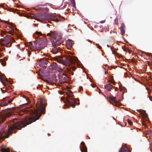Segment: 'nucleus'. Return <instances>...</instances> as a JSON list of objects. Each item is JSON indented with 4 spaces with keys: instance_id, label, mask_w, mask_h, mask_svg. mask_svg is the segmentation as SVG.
I'll return each mask as SVG.
<instances>
[{
    "instance_id": "nucleus-1",
    "label": "nucleus",
    "mask_w": 152,
    "mask_h": 152,
    "mask_svg": "<svg viewBox=\"0 0 152 152\" xmlns=\"http://www.w3.org/2000/svg\"><path fill=\"white\" fill-rule=\"evenodd\" d=\"M45 104V101L42 99H40L36 104V109L31 107L26 110L30 116H26L22 120L15 122L14 120H17V119L13 118L10 120V125H12L9 129L8 132L5 134L4 136L5 138H7L10 133L15 132V129H20L21 128L24 127L27 125L34 122L39 119L41 114L44 113L45 110L44 107Z\"/></svg>"
},
{
    "instance_id": "nucleus-2",
    "label": "nucleus",
    "mask_w": 152,
    "mask_h": 152,
    "mask_svg": "<svg viewBox=\"0 0 152 152\" xmlns=\"http://www.w3.org/2000/svg\"><path fill=\"white\" fill-rule=\"evenodd\" d=\"M12 109L7 108L0 112V124L4 122L7 117H10L12 115ZM4 132V128L0 126V133H3Z\"/></svg>"
},
{
    "instance_id": "nucleus-3",
    "label": "nucleus",
    "mask_w": 152,
    "mask_h": 152,
    "mask_svg": "<svg viewBox=\"0 0 152 152\" xmlns=\"http://www.w3.org/2000/svg\"><path fill=\"white\" fill-rule=\"evenodd\" d=\"M60 58H54L55 60L59 63L63 64L65 66H69L75 63L76 60L77 58H70V59H61Z\"/></svg>"
},
{
    "instance_id": "nucleus-4",
    "label": "nucleus",
    "mask_w": 152,
    "mask_h": 152,
    "mask_svg": "<svg viewBox=\"0 0 152 152\" xmlns=\"http://www.w3.org/2000/svg\"><path fill=\"white\" fill-rule=\"evenodd\" d=\"M54 39L51 42L53 46L54 47H56L60 45L63 42V40H62V37L61 36H59V37H57V35L55 36V38H54Z\"/></svg>"
},
{
    "instance_id": "nucleus-5",
    "label": "nucleus",
    "mask_w": 152,
    "mask_h": 152,
    "mask_svg": "<svg viewBox=\"0 0 152 152\" xmlns=\"http://www.w3.org/2000/svg\"><path fill=\"white\" fill-rule=\"evenodd\" d=\"M46 58H41L39 59V64L44 69H45L46 67V66L44 65H47L48 63V61L46 59Z\"/></svg>"
},
{
    "instance_id": "nucleus-6",
    "label": "nucleus",
    "mask_w": 152,
    "mask_h": 152,
    "mask_svg": "<svg viewBox=\"0 0 152 152\" xmlns=\"http://www.w3.org/2000/svg\"><path fill=\"white\" fill-rule=\"evenodd\" d=\"M56 77V75L52 74L51 75V78L47 80V82L52 85L55 84L58 80Z\"/></svg>"
},
{
    "instance_id": "nucleus-7",
    "label": "nucleus",
    "mask_w": 152,
    "mask_h": 152,
    "mask_svg": "<svg viewBox=\"0 0 152 152\" xmlns=\"http://www.w3.org/2000/svg\"><path fill=\"white\" fill-rule=\"evenodd\" d=\"M0 80L2 83L4 84L5 86L8 85L9 83L7 78H5L4 75L0 72Z\"/></svg>"
},
{
    "instance_id": "nucleus-8",
    "label": "nucleus",
    "mask_w": 152,
    "mask_h": 152,
    "mask_svg": "<svg viewBox=\"0 0 152 152\" xmlns=\"http://www.w3.org/2000/svg\"><path fill=\"white\" fill-rule=\"evenodd\" d=\"M67 102L71 104V106L74 108L77 104V102L74 99L71 98H67L66 99Z\"/></svg>"
},
{
    "instance_id": "nucleus-9",
    "label": "nucleus",
    "mask_w": 152,
    "mask_h": 152,
    "mask_svg": "<svg viewBox=\"0 0 152 152\" xmlns=\"http://www.w3.org/2000/svg\"><path fill=\"white\" fill-rule=\"evenodd\" d=\"M11 40L14 41L13 37L10 35H7L4 37V42L6 44H8L11 42Z\"/></svg>"
},
{
    "instance_id": "nucleus-10",
    "label": "nucleus",
    "mask_w": 152,
    "mask_h": 152,
    "mask_svg": "<svg viewBox=\"0 0 152 152\" xmlns=\"http://www.w3.org/2000/svg\"><path fill=\"white\" fill-rule=\"evenodd\" d=\"M10 97V96H7L5 98H3V99L0 100V106L3 107L7 105V104L6 99L7 98L9 99Z\"/></svg>"
},
{
    "instance_id": "nucleus-11",
    "label": "nucleus",
    "mask_w": 152,
    "mask_h": 152,
    "mask_svg": "<svg viewBox=\"0 0 152 152\" xmlns=\"http://www.w3.org/2000/svg\"><path fill=\"white\" fill-rule=\"evenodd\" d=\"M0 6L2 7L3 9H7V10L9 11L10 12H15L16 10H17V9H14L13 8H7L6 7V6L4 5V4H2L0 5Z\"/></svg>"
},
{
    "instance_id": "nucleus-12",
    "label": "nucleus",
    "mask_w": 152,
    "mask_h": 152,
    "mask_svg": "<svg viewBox=\"0 0 152 152\" xmlns=\"http://www.w3.org/2000/svg\"><path fill=\"white\" fill-rule=\"evenodd\" d=\"M130 152L128 148L126 146L122 145L120 151H119L118 152Z\"/></svg>"
},
{
    "instance_id": "nucleus-13",
    "label": "nucleus",
    "mask_w": 152,
    "mask_h": 152,
    "mask_svg": "<svg viewBox=\"0 0 152 152\" xmlns=\"http://www.w3.org/2000/svg\"><path fill=\"white\" fill-rule=\"evenodd\" d=\"M81 144L83 146L82 148H80V151L82 152H87V148L85 143L82 141L81 142Z\"/></svg>"
},
{
    "instance_id": "nucleus-14",
    "label": "nucleus",
    "mask_w": 152,
    "mask_h": 152,
    "mask_svg": "<svg viewBox=\"0 0 152 152\" xmlns=\"http://www.w3.org/2000/svg\"><path fill=\"white\" fill-rule=\"evenodd\" d=\"M104 87L108 91H110L111 89L112 88H114L115 87L110 83H107L104 86Z\"/></svg>"
},
{
    "instance_id": "nucleus-15",
    "label": "nucleus",
    "mask_w": 152,
    "mask_h": 152,
    "mask_svg": "<svg viewBox=\"0 0 152 152\" xmlns=\"http://www.w3.org/2000/svg\"><path fill=\"white\" fill-rule=\"evenodd\" d=\"M73 41L72 40L69 39L66 41V46H68L69 48H72Z\"/></svg>"
},
{
    "instance_id": "nucleus-16",
    "label": "nucleus",
    "mask_w": 152,
    "mask_h": 152,
    "mask_svg": "<svg viewBox=\"0 0 152 152\" xmlns=\"http://www.w3.org/2000/svg\"><path fill=\"white\" fill-rule=\"evenodd\" d=\"M111 49L113 53L115 54V57L118 56V57H119L120 55L117 52L115 48H111Z\"/></svg>"
},
{
    "instance_id": "nucleus-17",
    "label": "nucleus",
    "mask_w": 152,
    "mask_h": 152,
    "mask_svg": "<svg viewBox=\"0 0 152 152\" xmlns=\"http://www.w3.org/2000/svg\"><path fill=\"white\" fill-rule=\"evenodd\" d=\"M125 26L124 24H122L120 28L121 33L122 35H123L125 33V30L124 28H125Z\"/></svg>"
},
{
    "instance_id": "nucleus-18",
    "label": "nucleus",
    "mask_w": 152,
    "mask_h": 152,
    "mask_svg": "<svg viewBox=\"0 0 152 152\" xmlns=\"http://www.w3.org/2000/svg\"><path fill=\"white\" fill-rule=\"evenodd\" d=\"M66 94L68 96L67 98H70L71 97L73 96V95L72 94V92L71 91H68L66 92Z\"/></svg>"
},
{
    "instance_id": "nucleus-19",
    "label": "nucleus",
    "mask_w": 152,
    "mask_h": 152,
    "mask_svg": "<svg viewBox=\"0 0 152 152\" xmlns=\"http://www.w3.org/2000/svg\"><path fill=\"white\" fill-rule=\"evenodd\" d=\"M51 20L56 22H58L59 21V20L57 18V17L55 16L51 18Z\"/></svg>"
},
{
    "instance_id": "nucleus-20",
    "label": "nucleus",
    "mask_w": 152,
    "mask_h": 152,
    "mask_svg": "<svg viewBox=\"0 0 152 152\" xmlns=\"http://www.w3.org/2000/svg\"><path fill=\"white\" fill-rule=\"evenodd\" d=\"M109 98L110 100L115 103H117V102L115 101V97L112 96H109Z\"/></svg>"
},
{
    "instance_id": "nucleus-21",
    "label": "nucleus",
    "mask_w": 152,
    "mask_h": 152,
    "mask_svg": "<svg viewBox=\"0 0 152 152\" xmlns=\"http://www.w3.org/2000/svg\"><path fill=\"white\" fill-rule=\"evenodd\" d=\"M56 69L57 70L58 72H62L63 71V69H64V67L62 69V68H61L60 67H58V66H57L56 67Z\"/></svg>"
},
{
    "instance_id": "nucleus-22",
    "label": "nucleus",
    "mask_w": 152,
    "mask_h": 152,
    "mask_svg": "<svg viewBox=\"0 0 152 152\" xmlns=\"http://www.w3.org/2000/svg\"><path fill=\"white\" fill-rule=\"evenodd\" d=\"M57 35L56 34H54L52 33H48L47 34V35L48 36H50L51 37H53V38H55V36Z\"/></svg>"
},
{
    "instance_id": "nucleus-23",
    "label": "nucleus",
    "mask_w": 152,
    "mask_h": 152,
    "mask_svg": "<svg viewBox=\"0 0 152 152\" xmlns=\"http://www.w3.org/2000/svg\"><path fill=\"white\" fill-rule=\"evenodd\" d=\"M0 62L1 63V64L4 66L6 64L5 61L3 59H0Z\"/></svg>"
},
{
    "instance_id": "nucleus-24",
    "label": "nucleus",
    "mask_w": 152,
    "mask_h": 152,
    "mask_svg": "<svg viewBox=\"0 0 152 152\" xmlns=\"http://www.w3.org/2000/svg\"><path fill=\"white\" fill-rule=\"evenodd\" d=\"M1 150L2 152H11L7 149H6L3 148H1Z\"/></svg>"
},
{
    "instance_id": "nucleus-25",
    "label": "nucleus",
    "mask_w": 152,
    "mask_h": 152,
    "mask_svg": "<svg viewBox=\"0 0 152 152\" xmlns=\"http://www.w3.org/2000/svg\"><path fill=\"white\" fill-rule=\"evenodd\" d=\"M39 17L42 20H45V16L44 14H40L39 15Z\"/></svg>"
},
{
    "instance_id": "nucleus-26",
    "label": "nucleus",
    "mask_w": 152,
    "mask_h": 152,
    "mask_svg": "<svg viewBox=\"0 0 152 152\" xmlns=\"http://www.w3.org/2000/svg\"><path fill=\"white\" fill-rule=\"evenodd\" d=\"M72 4L73 7H75V0H70Z\"/></svg>"
},
{
    "instance_id": "nucleus-27",
    "label": "nucleus",
    "mask_w": 152,
    "mask_h": 152,
    "mask_svg": "<svg viewBox=\"0 0 152 152\" xmlns=\"http://www.w3.org/2000/svg\"><path fill=\"white\" fill-rule=\"evenodd\" d=\"M123 49L124 51L127 52L128 51L129 53H131L132 51L129 50L128 49L126 48H123Z\"/></svg>"
},
{
    "instance_id": "nucleus-28",
    "label": "nucleus",
    "mask_w": 152,
    "mask_h": 152,
    "mask_svg": "<svg viewBox=\"0 0 152 152\" xmlns=\"http://www.w3.org/2000/svg\"><path fill=\"white\" fill-rule=\"evenodd\" d=\"M8 33L9 34H10L12 35H13L14 34L16 33V32L14 31L13 29L12 30V31H9L8 32Z\"/></svg>"
},
{
    "instance_id": "nucleus-29",
    "label": "nucleus",
    "mask_w": 152,
    "mask_h": 152,
    "mask_svg": "<svg viewBox=\"0 0 152 152\" xmlns=\"http://www.w3.org/2000/svg\"><path fill=\"white\" fill-rule=\"evenodd\" d=\"M143 55H142L141 56H152V54L151 53H145V54H143Z\"/></svg>"
},
{
    "instance_id": "nucleus-30",
    "label": "nucleus",
    "mask_w": 152,
    "mask_h": 152,
    "mask_svg": "<svg viewBox=\"0 0 152 152\" xmlns=\"http://www.w3.org/2000/svg\"><path fill=\"white\" fill-rule=\"evenodd\" d=\"M5 23H7L8 24L10 25V26H12V27H15V25H14V24L12 23H7V21H5Z\"/></svg>"
},
{
    "instance_id": "nucleus-31",
    "label": "nucleus",
    "mask_w": 152,
    "mask_h": 152,
    "mask_svg": "<svg viewBox=\"0 0 152 152\" xmlns=\"http://www.w3.org/2000/svg\"><path fill=\"white\" fill-rule=\"evenodd\" d=\"M68 79V77L67 76H65L63 78V80H64V81L62 82H64L67 81Z\"/></svg>"
},
{
    "instance_id": "nucleus-32",
    "label": "nucleus",
    "mask_w": 152,
    "mask_h": 152,
    "mask_svg": "<svg viewBox=\"0 0 152 152\" xmlns=\"http://www.w3.org/2000/svg\"><path fill=\"white\" fill-rule=\"evenodd\" d=\"M52 51L53 53H56L57 52L58 50L56 48H54V49H52Z\"/></svg>"
},
{
    "instance_id": "nucleus-33",
    "label": "nucleus",
    "mask_w": 152,
    "mask_h": 152,
    "mask_svg": "<svg viewBox=\"0 0 152 152\" xmlns=\"http://www.w3.org/2000/svg\"><path fill=\"white\" fill-rule=\"evenodd\" d=\"M68 54H69V55L68 56H67L66 57H76V56H71L70 55V54H71V55L72 54V53L70 52H68Z\"/></svg>"
},
{
    "instance_id": "nucleus-34",
    "label": "nucleus",
    "mask_w": 152,
    "mask_h": 152,
    "mask_svg": "<svg viewBox=\"0 0 152 152\" xmlns=\"http://www.w3.org/2000/svg\"><path fill=\"white\" fill-rule=\"evenodd\" d=\"M110 82L111 83L114 85H115V81L113 79H112L111 80H110Z\"/></svg>"
},
{
    "instance_id": "nucleus-35",
    "label": "nucleus",
    "mask_w": 152,
    "mask_h": 152,
    "mask_svg": "<svg viewBox=\"0 0 152 152\" xmlns=\"http://www.w3.org/2000/svg\"><path fill=\"white\" fill-rule=\"evenodd\" d=\"M128 122L129 124L130 125H132V122L129 119L128 120Z\"/></svg>"
},
{
    "instance_id": "nucleus-36",
    "label": "nucleus",
    "mask_w": 152,
    "mask_h": 152,
    "mask_svg": "<svg viewBox=\"0 0 152 152\" xmlns=\"http://www.w3.org/2000/svg\"><path fill=\"white\" fill-rule=\"evenodd\" d=\"M8 99H8V98H7L6 99V100L7 101V104L9 103H11L12 101V100H8Z\"/></svg>"
},
{
    "instance_id": "nucleus-37",
    "label": "nucleus",
    "mask_w": 152,
    "mask_h": 152,
    "mask_svg": "<svg viewBox=\"0 0 152 152\" xmlns=\"http://www.w3.org/2000/svg\"><path fill=\"white\" fill-rule=\"evenodd\" d=\"M115 24L117 25L118 24V19H115Z\"/></svg>"
},
{
    "instance_id": "nucleus-38",
    "label": "nucleus",
    "mask_w": 152,
    "mask_h": 152,
    "mask_svg": "<svg viewBox=\"0 0 152 152\" xmlns=\"http://www.w3.org/2000/svg\"><path fill=\"white\" fill-rule=\"evenodd\" d=\"M35 33L37 35H42V34L40 32L36 31Z\"/></svg>"
},
{
    "instance_id": "nucleus-39",
    "label": "nucleus",
    "mask_w": 152,
    "mask_h": 152,
    "mask_svg": "<svg viewBox=\"0 0 152 152\" xmlns=\"http://www.w3.org/2000/svg\"><path fill=\"white\" fill-rule=\"evenodd\" d=\"M1 35H3V34H6V33L7 32L5 31H1Z\"/></svg>"
},
{
    "instance_id": "nucleus-40",
    "label": "nucleus",
    "mask_w": 152,
    "mask_h": 152,
    "mask_svg": "<svg viewBox=\"0 0 152 152\" xmlns=\"http://www.w3.org/2000/svg\"><path fill=\"white\" fill-rule=\"evenodd\" d=\"M0 45L1 46H5V45H6L5 43H1V42H0Z\"/></svg>"
},
{
    "instance_id": "nucleus-41",
    "label": "nucleus",
    "mask_w": 152,
    "mask_h": 152,
    "mask_svg": "<svg viewBox=\"0 0 152 152\" xmlns=\"http://www.w3.org/2000/svg\"><path fill=\"white\" fill-rule=\"evenodd\" d=\"M97 47L98 48H99V49H100L102 48V47L99 45H97Z\"/></svg>"
},
{
    "instance_id": "nucleus-42",
    "label": "nucleus",
    "mask_w": 152,
    "mask_h": 152,
    "mask_svg": "<svg viewBox=\"0 0 152 152\" xmlns=\"http://www.w3.org/2000/svg\"><path fill=\"white\" fill-rule=\"evenodd\" d=\"M144 112H145L144 113H145V114H143L142 115H143V116H144V117H146V116H147V114L145 113V111H144Z\"/></svg>"
},
{
    "instance_id": "nucleus-43",
    "label": "nucleus",
    "mask_w": 152,
    "mask_h": 152,
    "mask_svg": "<svg viewBox=\"0 0 152 152\" xmlns=\"http://www.w3.org/2000/svg\"><path fill=\"white\" fill-rule=\"evenodd\" d=\"M1 42H4V37L3 38H1Z\"/></svg>"
},
{
    "instance_id": "nucleus-44",
    "label": "nucleus",
    "mask_w": 152,
    "mask_h": 152,
    "mask_svg": "<svg viewBox=\"0 0 152 152\" xmlns=\"http://www.w3.org/2000/svg\"><path fill=\"white\" fill-rule=\"evenodd\" d=\"M65 71L67 72H69V70L68 69H65Z\"/></svg>"
},
{
    "instance_id": "nucleus-45",
    "label": "nucleus",
    "mask_w": 152,
    "mask_h": 152,
    "mask_svg": "<svg viewBox=\"0 0 152 152\" xmlns=\"http://www.w3.org/2000/svg\"><path fill=\"white\" fill-rule=\"evenodd\" d=\"M38 48L39 50H41V49H43V48L41 46H40Z\"/></svg>"
},
{
    "instance_id": "nucleus-46",
    "label": "nucleus",
    "mask_w": 152,
    "mask_h": 152,
    "mask_svg": "<svg viewBox=\"0 0 152 152\" xmlns=\"http://www.w3.org/2000/svg\"><path fill=\"white\" fill-rule=\"evenodd\" d=\"M82 89H83V88L82 87H80L79 88V90L81 91Z\"/></svg>"
},
{
    "instance_id": "nucleus-47",
    "label": "nucleus",
    "mask_w": 152,
    "mask_h": 152,
    "mask_svg": "<svg viewBox=\"0 0 152 152\" xmlns=\"http://www.w3.org/2000/svg\"><path fill=\"white\" fill-rule=\"evenodd\" d=\"M76 69V68L75 67H74L72 69L73 71H75Z\"/></svg>"
},
{
    "instance_id": "nucleus-48",
    "label": "nucleus",
    "mask_w": 152,
    "mask_h": 152,
    "mask_svg": "<svg viewBox=\"0 0 152 152\" xmlns=\"http://www.w3.org/2000/svg\"><path fill=\"white\" fill-rule=\"evenodd\" d=\"M118 89V88L117 87H116L115 88V91H117V90Z\"/></svg>"
},
{
    "instance_id": "nucleus-49",
    "label": "nucleus",
    "mask_w": 152,
    "mask_h": 152,
    "mask_svg": "<svg viewBox=\"0 0 152 152\" xmlns=\"http://www.w3.org/2000/svg\"><path fill=\"white\" fill-rule=\"evenodd\" d=\"M66 47H67V48L68 49H70V48H69V47H68V46H66Z\"/></svg>"
},
{
    "instance_id": "nucleus-50",
    "label": "nucleus",
    "mask_w": 152,
    "mask_h": 152,
    "mask_svg": "<svg viewBox=\"0 0 152 152\" xmlns=\"http://www.w3.org/2000/svg\"><path fill=\"white\" fill-rule=\"evenodd\" d=\"M70 107V106H69V105H67V108H69V107Z\"/></svg>"
},
{
    "instance_id": "nucleus-51",
    "label": "nucleus",
    "mask_w": 152,
    "mask_h": 152,
    "mask_svg": "<svg viewBox=\"0 0 152 152\" xmlns=\"http://www.w3.org/2000/svg\"><path fill=\"white\" fill-rule=\"evenodd\" d=\"M57 57H62V56H58Z\"/></svg>"
},
{
    "instance_id": "nucleus-52",
    "label": "nucleus",
    "mask_w": 152,
    "mask_h": 152,
    "mask_svg": "<svg viewBox=\"0 0 152 152\" xmlns=\"http://www.w3.org/2000/svg\"><path fill=\"white\" fill-rule=\"evenodd\" d=\"M107 72H105V74H107Z\"/></svg>"
},
{
    "instance_id": "nucleus-53",
    "label": "nucleus",
    "mask_w": 152,
    "mask_h": 152,
    "mask_svg": "<svg viewBox=\"0 0 152 152\" xmlns=\"http://www.w3.org/2000/svg\"><path fill=\"white\" fill-rule=\"evenodd\" d=\"M74 74V73H72V75H73Z\"/></svg>"
},
{
    "instance_id": "nucleus-54",
    "label": "nucleus",
    "mask_w": 152,
    "mask_h": 152,
    "mask_svg": "<svg viewBox=\"0 0 152 152\" xmlns=\"http://www.w3.org/2000/svg\"><path fill=\"white\" fill-rule=\"evenodd\" d=\"M45 9L47 10L48 9L47 8H45Z\"/></svg>"
},
{
    "instance_id": "nucleus-55",
    "label": "nucleus",
    "mask_w": 152,
    "mask_h": 152,
    "mask_svg": "<svg viewBox=\"0 0 152 152\" xmlns=\"http://www.w3.org/2000/svg\"><path fill=\"white\" fill-rule=\"evenodd\" d=\"M37 18V17L36 16L35 17V18Z\"/></svg>"
}]
</instances>
